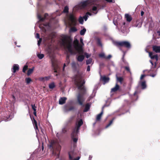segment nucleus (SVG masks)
Listing matches in <instances>:
<instances>
[{
  "label": "nucleus",
  "instance_id": "13d9d810",
  "mask_svg": "<svg viewBox=\"0 0 160 160\" xmlns=\"http://www.w3.org/2000/svg\"><path fill=\"white\" fill-rule=\"evenodd\" d=\"M106 1H107V2H112V0H105Z\"/></svg>",
  "mask_w": 160,
  "mask_h": 160
},
{
  "label": "nucleus",
  "instance_id": "423d86ee",
  "mask_svg": "<svg viewBox=\"0 0 160 160\" xmlns=\"http://www.w3.org/2000/svg\"><path fill=\"white\" fill-rule=\"evenodd\" d=\"M114 44L117 47H123L128 48H130L131 47L130 42L126 41L115 42Z\"/></svg>",
  "mask_w": 160,
  "mask_h": 160
},
{
  "label": "nucleus",
  "instance_id": "f3484780",
  "mask_svg": "<svg viewBox=\"0 0 160 160\" xmlns=\"http://www.w3.org/2000/svg\"><path fill=\"white\" fill-rule=\"evenodd\" d=\"M125 17L127 21L128 22H130L132 20V18L131 16L128 14H126Z\"/></svg>",
  "mask_w": 160,
  "mask_h": 160
},
{
  "label": "nucleus",
  "instance_id": "774afa93",
  "mask_svg": "<svg viewBox=\"0 0 160 160\" xmlns=\"http://www.w3.org/2000/svg\"><path fill=\"white\" fill-rule=\"evenodd\" d=\"M52 147V145H50V147Z\"/></svg>",
  "mask_w": 160,
  "mask_h": 160
},
{
  "label": "nucleus",
  "instance_id": "0e129e2a",
  "mask_svg": "<svg viewBox=\"0 0 160 160\" xmlns=\"http://www.w3.org/2000/svg\"><path fill=\"white\" fill-rule=\"evenodd\" d=\"M157 33L158 34V35H160V31H158L157 32Z\"/></svg>",
  "mask_w": 160,
  "mask_h": 160
},
{
  "label": "nucleus",
  "instance_id": "473e14b6",
  "mask_svg": "<svg viewBox=\"0 0 160 160\" xmlns=\"http://www.w3.org/2000/svg\"><path fill=\"white\" fill-rule=\"evenodd\" d=\"M33 68H31L29 69L27 72V75H29L33 72Z\"/></svg>",
  "mask_w": 160,
  "mask_h": 160
},
{
  "label": "nucleus",
  "instance_id": "bf43d9fd",
  "mask_svg": "<svg viewBox=\"0 0 160 160\" xmlns=\"http://www.w3.org/2000/svg\"><path fill=\"white\" fill-rule=\"evenodd\" d=\"M113 23L115 25H117V22H116L115 21H113Z\"/></svg>",
  "mask_w": 160,
  "mask_h": 160
},
{
  "label": "nucleus",
  "instance_id": "a19ab883",
  "mask_svg": "<svg viewBox=\"0 0 160 160\" xmlns=\"http://www.w3.org/2000/svg\"><path fill=\"white\" fill-rule=\"evenodd\" d=\"M28 68V66L27 65H25L23 68L22 71L24 72H25L26 70Z\"/></svg>",
  "mask_w": 160,
  "mask_h": 160
},
{
  "label": "nucleus",
  "instance_id": "680f3d73",
  "mask_svg": "<svg viewBox=\"0 0 160 160\" xmlns=\"http://www.w3.org/2000/svg\"><path fill=\"white\" fill-rule=\"evenodd\" d=\"M33 113H34V114L35 115V116H36V111H34V112H33Z\"/></svg>",
  "mask_w": 160,
  "mask_h": 160
},
{
  "label": "nucleus",
  "instance_id": "5701e85b",
  "mask_svg": "<svg viewBox=\"0 0 160 160\" xmlns=\"http://www.w3.org/2000/svg\"><path fill=\"white\" fill-rule=\"evenodd\" d=\"M33 125L34 126V127L35 129L36 130V132L37 133V131L38 130V127L37 126V122L34 119L33 122Z\"/></svg>",
  "mask_w": 160,
  "mask_h": 160
},
{
  "label": "nucleus",
  "instance_id": "6ab92c4d",
  "mask_svg": "<svg viewBox=\"0 0 160 160\" xmlns=\"http://www.w3.org/2000/svg\"><path fill=\"white\" fill-rule=\"evenodd\" d=\"M119 88V86L117 83L116 84L115 86L113 88H112L111 90V92H115L116 91H117L118 90Z\"/></svg>",
  "mask_w": 160,
  "mask_h": 160
},
{
  "label": "nucleus",
  "instance_id": "338daca9",
  "mask_svg": "<svg viewBox=\"0 0 160 160\" xmlns=\"http://www.w3.org/2000/svg\"><path fill=\"white\" fill-rule=\"evenodd\" d=\"M137 93V92L136 91L134 93V95H135Z\"/></svg>",
  "mask_w": 160,
  "mask_h": 160
},
{
  "label": "nucleus",
  "instance_id": "1a4fd4ad",
  "mask_svg": "<svg viewBox=\"0 0 160 160\" xmlns=\"http://www.w3.org/2000/svg\"><path fill=\"white\" fill-rule=\"evenodd\" d=\"M121 31L123 33L127 31V24L124 22H122L120 24Z\"/></svg>",
  "mask_w": 160,
  "mask_h": 160
},
{
  "label": "nucleus",
  "instance_id": "603ef678",
  "mask_svg": "<svg viewBox=\"0 0 160 160\" xmlns=\"http://www.w3.org/2000/svg\"><path fill=\"white\" fill-rule=\"evenodd\" d=\"M112 57V56L111 55H109L107 57H106L105 58L107 59H110Z\"/></svg>",
  "mask_w": 160,
  "mask_h": 160
},
{
  "label": "nucleus",
  "instance_id": "a878e982",
  "mask_svg": "<svg viewBox=\"0 0 160 160\" xmlns=\"http://www.w3.org/2000/svg\"><path fill=\"white\" fill-rule=\"evenodd\" d=\"M92 11H93V12L94 14H96L98 12L97 8L96 6L93 7L92 9Z\"/></svg>",
  "mask_w": 160,
  "mask_h": 160
},
{
  "label": "nucleus",
  "instance_id": "a211bd4d",
  "mask_svg": "<svg viewBox=\"0 0 160 160\" xmlns=\"http://www.w3.org/2000/svg\"><path fill=\"white\" fill-rule=\"evenodd\" d=\"M104 107H103L102 108V112H101V113L97 115V118H96V120L97 121H99L100 120V119L101 118V116L103 113V108H104Z\"/></svg>",
  "mask_w": 160,
  "mask_h": 160
},
{
  "label": "nucleus",
  "instance_id": "dca6fc26",
  "mask_svg": "<svg viewBox=\"0 0 160 160\" xmlns=\"http://www.w3.org/2000/svg\"><path fill=\"white\" fill-rule=\"evenodd\" d=\"M19 69V66L18 64H14L13 65L12 69L13 70V72L15 73L17 71H18Z\"/></svg>",
  "mask_w": 160,
  "mask_h": 160
},
{
  "label": "nucleus",
  "instance_id": "f03ea898",
  "mask_svg": "<svg viewBox=\"0 0 160 160\" xmlns=\"http://www.w3.org/2000/svg\"><path fill=\"white\" fill-rule=\"evenodd\" d=\"M84 75L82 72L78 71L77 74L75 76L74 81L75 85L78 89L80 90V92L77 96V100L80 105H83V102L85 100L83 94L85 92V90L83 85L85 83L84 80L82 79Z\"/></svg>",
  "mask_w": 160,
  "mask_h": 160
},
{
  "label": "nucleus",
  "instance_id": "6e6d98bb",
  "mask_svg": "<svg viewBox=\"0 0 160 160\" xmlns=\"http://www.w3.org/2000/svg\"><path fill=\"white\" fill-rule=\"evenodd\" d=\"M156 74H152L150 75V76L152 77H154L156 76Z\"/></svg>",
  "mask_w": 160,
  "mask_h": 160
},
{
  "label": "nucleus",
  "instance_id": "393cba45",
  "mask_svg": "<svg viewBox=\"0 0 160 160\" xmlns=\"http://www.w3.org/2000/svg\"><path fill=\"white\" fill-rule=\"evenodd\" d=\"M97 40L98 44L101 47H102V43L100 39L99 38H98L97 39Z\"/></svg>",
  "mask_w": 160,
  "mask_h": 160
},
{
  "label": "nucleus",
  "instance_id": "864d4df0",
  "mask_svg": "<svg viewBox=\"0 0 160 160\" xmlns=\"http://www.w3.org/2000/svg\"><path fill=\"white\" fill-rule=\"evenodd\" d=\"M80 42L82 43V45H84V44L83 42V39L81 38L80 39Z\"/></svg>",
  "mask_w": 160,
  "mask_h": 160
},
{
  "label": "nucleus",
  "instance_id": "20e7f679",
  "mask_svg": "<svg viewBox=\"0 0 160 160\" xmlns=\"http://www.w3.org/2000/svg\"><path fill=\"white\" fill-rule=\"evenodd\" d=\"M68 21L65 22L66 27H70L77 24V19L72 13H70L67 15Z\"/></svg>",
  "mask_w": 160,
  "mask_h": 160
},
{
  "label": "nucleus",
  "instance_id": "7c9ffc66",
  "mask_svg": "<svg viewBox=\"0 0 160 160\" xmlns=\"http://www.w3.org/2000/svg\"><path fill=\"white\" fill-rule=\"evenodd\" d=\"M74 109V108L73 107H71L68 109V110H67L66 108V106H65L64 108V111L65 112H67L68 111H71Z\"/></svg>",
  "mask_w": 160,
  "mask_h": 160
},
{
  "label": "nucleus",
  "instance_id": "72a5a7b5",
  "mask_svg": "<svg viewBox=\"0 0 160 160\" xmlns=\"http://www.w3.org/2000/svg\"><path fill=\"white\" fill-rule=\"evenodd\" d=\"M99 56L102 58H105L106 57L105 56V55L104 53L102 52L99 54Z\"/></svg>",
  "mask_w": 160,
  "mask_h": 160
},
{
  "label": "nucleus",
  "instance_id": "c85d7f7f",
  "mask_svg": "<svg viewBox=\"0 0 160 160\" xmlns=\"http://www.w3.org/2000/svg\"><path fill=\"white\" fill-rule=\"evenodd\" d=\"M71 64L72 69H76V66L75 62H72Z\"/></svg>",
  "mask_w": 160,
  "mask_h": 160
},
{
  "label": "nucleus",
  "instance_id": "de8ad7c7",
  "mask_svg": "<svg viewBox=\"0 0 160 160\" xmlns=\"http://www.w3.org/2000/svg\"><path fill=\"white\" fill-rule=\"evenodd\" d=\"M153 26V23L152 22H151L150 25V27L152 28Z\"/></svg>",
  "mask_w": 160,
  "mask_h": 160
},
{
  "label": "nucleus",
  "instance_id": "2eb2a0df",
  "mask_svg": "<svg viewBox=\"0 0 160 160\" xmlns=\"http://www.w3.org/2000/svg\"><path fill=\"white\" fill-rule=\"evenodd\" d=\"M48 16V14L47 13H45L44 15V17L42 18L40 15L38 14V17L40 21H43Z\"/></svg>",
  "mask_w": 160,
  "mask_h": 160
},
{
  "label": "nucleus",
  "instance_id": "2f4dec72",
  "mask_svg": "<svg viewBox=\"0 0 160 160\" xmlns=\"http://www.w3.org/2000/svg\"><path fill=\"white\" fill-rule=\"evenodd\" d=\"M55 87V85L53 82L49 84V87L50 89H53Z\"/></svg>",
  "mask_w": 160,
  "mask_h": 160
},
{
  "label": "nucleus",
  "instance_id": "4468645a",
  "mask_svg": "<svg viewBox=\"0 0 160 160\" xmlns=\"http://www.w3.org/2000/svg\"><path fill=\"white\" fill-rule=\"evenodd\" d=\"M101 79L102 80L104 84H105V83L108 82L109 80V78L105 76L102 77H101Z\"/></svg>",
  "mask_w": 160,
  "mask_h": 160
},
{
  "label": "nucleus",
  "instance_id": "9b49d317",
  "mask_svg": "<svg viewBox=\"0 0 160 160\" xmlns=\"http://www.w3.org/2000/svg\"><path fill=\"white\" fill-rule=\"evenodd\" d=\"M153 51L156 53H160V46H153L152 47Z\"/></svg>",
  "mask_w": 160,
  "mask_h": 160
},
{
  "label": "nucleus",
  "instance_id": "412c9836",
  "mask_svg": "<svg viewBox=\"0 0 160 160\" xmlns=\"http://www.w3.org/2000/svg\"><path fill=\"white\" fill-rule=\"evenodd\" d=\"M117 81L119 82L121 84H122L123 80V78L122 77H118L117 75L116 76Z\"/></svg>",
  "mask_w": 160,
  "mask_h": 160
},
{
  "label": "nucleus",
  "instance_id": "7ed1b4c3",
  "mask_svg": "<svg viewBox=\"0 0 160 160\" xmlns=\"http://www.w3.org/2000/svg\"><path fill=\"white\" fill-rule=\"evenodd\" d=\"M83 124V122L82 119L77 121L76 122L75 127L73 129L72 132L71 134V137L73 139V142H76L78 141L77 137V134L79 132L80 127Z\"/></svg>",
  "mask_w": 160,
  "mask_h": 160
},
{
  "label": "nucleus",
  "instance_id": "4d7b16f0",
  "mask_svg": "<svg viewBox=\"0 0 160 160\" xmlns=\"http://www.w3.org/2000/svg\"><path fill=\"white\" fill-rule=\"evenodd\" d=\"M144 13V12H143L142 11H141V16H142L143 15Z\"/></svg>",
  "mask_w": 160,
  "mask_h": 160
},
{
  "label": "nucleus",
  "instance_id": "bb28decb",
  "mask_svg": "<svg viewBox=\"0 0 160 160\" xmlns=\"http://www.w3.org/2000/svg\"><path fill=\"white\" fill-rule=\"evenodd\" d=\"M37 56L38 58L39 59H42L44 57V55L43 54H39V53H37Z\"/></svg>",
  "mask_w": 160,
  "mask_h": 160
},
{
  "label": "nucleus",
  "instance_id": "f704fd0d",
  "mask_svg": "<svg viewBox=\"0 0 160 160\" xmlns=\"http://www.w3.org/2000/svg\"><path fill=\"white\" fill-rule=\"evenodd\" d=\"M77 31V29L75 27H72L70 28L69 30L70 32H74Z\"/></svg>",
  "mask_w": 160,
  "mask_h": 160
},
{
  "label": "nucleus",
  "instance_id": "c03bdc74",
  "mask_svg": "<svg viewBox=\"0 0 160 160\" xmlns=\"http://www.w3.org/2000/svg\"><path fill=\"white\" fill-rule=\"evenodd\" d=\"M66 128H63L62 129V132L63 133H65L66 132Z\"/></svg>",
  "mask_w": 160,
  "mask_h": 160
},
{
  "label": "nucleus",
  "instance_id": "37998d69",
  "mask_svg": "<svg viewBox=\"0 0 160 160\" xmlns=\"http://www.w3.org/2000/svg\"><path fill=\"white\" fill-rule=\"evenodd\" d=\"M50 78V77L49 76L44 77L45 81H48L49 80Z\"/></svg>",
  "mask_w": 160,
  "mask_h": 160
},
{
  "label": "nucleus",
  "instance_id": "e433bc0d",
  "mask_svg": "<svg viewBox=\"0 0 160 160\" xmlns=\"http://www.w3.org/2000/svg\"><path fill=\"white\" fill-rule=\"evenodd\" d=\"M68 8L67 6L65 7L63 11L64 12L68 13Z\"/></svg>",
  "mask_w": 160,
  "mask_h": 160
},
{
  "label": "nucleus",
  "instance_id": "e2e57ef3",
  "mask_svg": "<svg viewBox=\"0 0 160 160\" xmlns=\"http://www.w3.org/2000/svg\"><path fill=\"white\" fill-rule=\"evenodd\" d=\"M150 63H151V64H152V66L153 65V62H152V61L151 60H150Z\"/></svg>",
  "mask_w": 160,
  "mask_h": 160
},
{
  "label": "nucleus",
  "instance_id": "b1692460",
  "mask_svg": "<svg viewBox=\"0 0 160 160\" xmlns=\"http://www.w3.org/2000/svg\"><path fill=\"white\" fill-rule=\"evenodd\" d=\"M69 155L70 160H79L80 158L79 157H78L76 158H74L73 157L71 156L70 153H69Z\"/></svg>",
  "mask_w": 160,
  "mask_h": 160
},
{
  "label": "nucleus",
  "instance_id": "79ce46f5",
  "mask_svg": "<svg viewBox=\"0 0 160 160\" xmlns=\"http://www.w3.org/2000/svg\"><path fill=\"white\" fill-rule=\"evenodd\" d=\"M32 107V109L34 110V111H36V108L37 107L35 106V104L31 105Z\"/></svg>",
  "mask_w": 160,
  "mask_h": 160
},
{
  "label": "nucleus",
  "instance_id": "5fc2aeb1",
  "mask_svg": "<svg viewBox=\"0 0 160 160\" xmlns=\"http://www.w3.org/2000/svg\"><path fill=\"white\" fill-rule=\"evenodd\" d=\"M90 70V66L89 65L88 66L87 71H89Z\"/></svg>",
  "mask_w": 160,
  "mask_h": 160
},
{
  "label": "nucleus",
  "instance_id": "09e8293b",
  "mask_svg": "<svg viewBox=\"0 0 160 160\" xmlns=\"http://www.w3.org/2000/svg\"><path fill=\"white\" fill-rule=\"evenodd\" d=\"M41 41H42L41 38H40L39 40L38 41V46L39 45L40 43H41Z\"/></svg>",
  "mask_w": 160,
  "mask_h": 160
},
{
  "label": "nucleus",
  "instance_id": "f257e3e1",
  "mask_svg": "<svg viewBox=\"0 0 160 160\" xmlns=\"http://www.w3.org/2000/svg\"><path fill=\"white\" fill-rule=\"evenodd\" d=\"M73 44L74 48L72 47V40L66 36H64L60 42L61 46L63 47L71 54H75L76 51L78 54H80L77 58V60L79 62H81L84 59V56L83 55H80L83 53L82 46L79 44L78 41L75 37L73 42Z\"/></svg>",
  "mask_w": 160,
  "mask_h": 160
},
{
  "label": "nucleus",
  "instance_id": "3c124183",
  "mask_svg": "<svg viewBox=\"0 0 160 160\" xmlns=\"http://www.w3.org/2000/svg\"><path fill=\"white\" fill-rule=\"evenodd\" d=\"M145 75H144V74H143V75H142L141 76V77H140V79L141 80H142V79L145 77Z\"/></svg>",
  "mask_w": 160,
  "mask_h": 160
},
{
  "label": "nucleus",
  "instance_id": "4be33fe9",
  "mask_svg": "<svg viewBox=\"0 0 160 160\" xmlns=\"http://www.w3.org/2000/svg\"><path fill=\"white\" fill-rule=\"evenodd\" d=\"M90 104L89 103L87 104L85 106V108L83 110L84 112H87L90 109Z\"/></svg>",
  "mask_w": 160,
  "mask_h": 160
},
{
  "label": "nucleus",
  "instance_id": "58836bf2",
  "mask_svg": "<svg viewBox=\"0 0 160 160\" xmlns=\"http://www.w3.org/2000/svg\"><path fill=\"white\" fill-rule=\"evenodd\" d=\"M27 83L28 84L31 81V79L29 78H26L25 79Z\"/></svg>",
  "mask_w": 160,
  "mask_h": 160
},
{
  "label": "nucleus",
  "instance_id": "c756f323",
  "mask_svg": "<svg viewBox=\"0 0 160 160\" xmlns=\"http://www.w3.org/2000/svg\"><path fill=\"white\" fill-rule=\"evenodd\" d=\"M133 27H135L140 28L141 27V23H139L138 22H137L136 24L133 25Z\"/></svg>",
  "mask_w": 160,
  "mask_h": 160
},
{
  "label": "nucleus",
  "instance_id": "9d476101",
  "mask_svg": "<svg viewBox=\"0 0 160 160\" xmlns=\"http://www.w3.org/2000/svg\"><path fill=\"white\" fill-rule=\"evenodd\" d=\"M70 61L69 59V57L68 55H67V56L66 58V63H64L63 65V71L64 70L65 67L66 66H68L70 63Z\"/></svg>",
  "mask_w": 160,
  "mask_h": 160
},
{
  "label": "nucleus",
  "instance_id": "ea45409f",
  "mask_svg": "<svg viewBox=\"0 0 160 160\" xmlns=\"http://www.w3.org/2000/svg\"><path fill=\"white\" fill-rule=\"evenodd\" d=\"M38 80L40 82H45L44 77H41L38 78Z\"/></svg>",
  "mask_w": 160,
  "mask_h": 160
},
{
  "label": "nucleus",
  "instance_id": "ddd939ff",
  "mask_svg": "<svg viewBox=\"0 0 160 160\" xmlns=\"http://www.w3.org/2000/svg\"><path fill=\"white\" fill-rule=\"evenodd\" d=\"M67 98L66 97H62L60 98L59 101V103L60 104L62 105L65 103Z\"/></svg>",
  "mask_w": 160,
  "mask_h": 160
},
{
  "label": "nucleus",
  "instance_id": "6e6552de",
  "mask_svg": "<svg viewBox=\"0 0 160 160\" xmlns=\"http://www.w3.org/2000/svg\"><path fill=\"white\" fill-rule=\"evenodd\" d=\"M88 15L91 16L92 15V14L89 12H87L86 15H85L83 17H80L78 19V21L79 23L80 24H82L83 23V19H84L85 21H87V20L88 19Z\"/></svg>",
  "mask_w": 160,
  "mask_h": 160
},
{
  "label": "nucleus",
  "instance_id": "aec40b11",
  "mask_svg": "<svg viewBox=\"0 0 160 160\" xmlns=\"http://www.w3.org/2000/svg\"><path fill=\"white\" fill-rule=\"evenodd\" d=\"M141 83V86L142 89H144L146 88V82L145 81L142 82H139V84Z\"/></svg>",
  "mask_w": 160,
  "mask_h": 160
},
{
  "label": "nucleus",
  "instance_id": "f8f14e48",
  "mask_svg": "<svg viewBox=\"0 0 160 160\" xmlns=\"http://www.w3.org/2000/svg\"><path fill=\"white\" fill-rule=\"evenodd\" d=\"M149 56L152 59H155L156 61L158 60V58L157 54L153 55L152 52H149Z\"/></svg>",
  "mask_w": 160,
  "mask_h": 160
},
{
  "label": "nucleus",
  "instance_id": "c9c22d12",
  "mask_svg": "<svg viewBox=\"0 0 160 160\" xmlns=\"http://www.w3.org/2000/svg\"><path fill=\"white\" fill-rule=\"evenodd\" d=\"M92 58H89L86 61V64L87 65L90 64L92 63Z\"/></svg>",
  "mask_w": 160,
  "mask_h": 160
},
{
  "label": "nucleus",
  "instance_id": "39448f33",
  "mask_svg": "<svg viewBox=\"0 0 160 160\" xmlns=\"http://www.w3.org/2000/svg\"><path fill=\"white\" fill-rule=\"evenodd\" d=\"M97 0H86L80 2L79 4L76 6V7L78 9H82L84 8L86 6L92 5H97L96 2Z\"/></svg>",
  "mask_w": 160,
  "mask_h": 160
},
{
  "label": "nucleus",
  "instance_id": "0eeeda50",
  "mask_svg": "<svg viewBox=\"0 0 160 160\" xmlns=\"http://www.w3.org/2000/svg\"><path fill=\"white\" fill-rule=\"evenodd\" d=\"M51 60L52 63V65L53 69L54 70V72H56L57 69L58 68V65L57 63V60L53 57H51Z\"/></svg>",
  "mask_w": 160,
  "mask_h": 160
},
{
  "label": "nucleus",
  "instance_id": "49530a36",
  "mask_svg": "<svg viewBox=\"0 0 160 160\" xmlns=\"http://www.w3.org/2000/svg\"><path fill=\"white\" fill-rule=\"evenodd\" d=\"M124 68L127 71H128L129 72H130V70L129 68V67L126 66V67H124Z\"/></svg>",
  "mask_w": 160,
  "mask_h": 160
},
{
  "label": "nucleus",
  "instance_id": "052dcab7",
  "mask_svg": "<svg viewBox=\"0 0 160 160\" xmlns=\"http://www.w3.org/2000/svg\"><path fill=\"white\" fill-rule=\"evenodd\" d=\"M92 158V157L91 156H90L89 157V160H91V159Z\"/></svg>",
  "mask_w": 160,
  "mask_h": 160
},
{
  "label": "nucleus",
  "instance_id": "cd10ccee",
  "mask_svg": "<svg viewBox=\"0 0 160 160\" xmlns=\"http://www.w3.org/2000/svg\"><path fill=\"white\" fill-rule=\"evenodd\" d=\"M86 31V30L85 28H83L81 30L80 32V34L81 35H83L85 34Z\"/></svg>",
  "mask_w": 160,
  "mask_h": 160
},
{
  "label": "nucleus",
  "instance_id": "8fccbe9b",
  "mask_svg": "<svg viewBox=\"0 0 160 160\" xmlns=\"http://www.w3.org/2000/svg\"><path fill=\"white\" fill-rule=\"evenodd\" d=\"M36 38H39V35L38 33H37L36 34Z\"/></svg>",
  "mask_w": 160,
  "mask_h": 160
},
{
  "label": "nucleus",
  "instance_id": "4c0bfd02",
  "mask_svg": "<svg viewBox=\"0 0 160 160\" xmlns=\"http://www.w3.org/2000/svg\"><path fill=\"white\" fill-rule=\"evenodd\" d=\"M114 119V118H113L112 120L110 121L109 123L106 126L105 128H108L112 124V123Z\"/></svg>",
  "mask_w": 160,
  "mask_h": 160
},
{
  "label": "nucleus",
  "instance_id": "a18cd8bd",
  "mask_svg": "<svg viewBox=\"0 0 160 160\" xmlns=\"http://www.w3.org/2000/svg\"><path fill=\"white\" fill-rule=\"evenodd\" d=\"M85 55L86 56V57L87 58H88L91 56V54H88L87 53H85Z\"/></svg>",
  "mask_w": 160,
  "mask_h": 160
},
{
  "label": "nucleus",
  "instance_id": "69168bd1",
  "mask_svg": "<svg viewBox=\"0 0 160 160\" xmlns=\"http://www.w3.org/2000/svg\"><path fill=\"white\" fill-rule=\"evenodd\" d=\"M125 54L124 53L123 56V57H122V59H124V55H125Z\"/></svg>",
  "mask_w": 160,
  "mask_h": 160
}]
</instances>
